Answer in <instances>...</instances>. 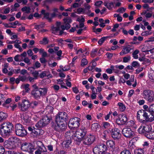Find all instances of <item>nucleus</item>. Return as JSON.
Here are the masks:
<instances>
[{
	"mask_svg": "<svg viewBox=\"0 0 154 154\" xmlns=\"http://www.w3.org/2000/svg\"><path fill=\"white\" fill-rule=\"evenodd\" d=\"M68 116L65 112H59L55 117V121L57 126H55L54 130L57 131H62L65 129L67 125L66 121Z\"/></svg>",
	"mask_w": 154,
	"mask_h": 154,
	"instance_id": "nucleus-1",
	"label": "nucleus"
},
{
	"mask_svg": "<svg viewBox=\"0 0 154 154\" xmlns=\"http://www.w3.org/2000/svg\"><path fill=\"white\" fill-rule=\"evenodd\" d=\"M87 133V129L83 126L81 127L80 128L77 129L75 133L73 132V137L76 145L79 146L80 145Z\"/></svg>",
	"mask_w": 154,
	"mask_h": 154,
	"instance_id": "nucleus-2",
	"label": "nucleus"
},
{
	"mask_svg": "<svg viewBox=\"0 0 154 154\" xmlns=\"http://www.w3.org/2000/svg\"><path fill=\"white\" fill-rule=\"evenodd\" d=\"M137 117L138 121L142 123L152 122L154 120L153 117L150 116V115L147 112L146 110H139L137 112Z\"/></svg>",
	"mask_w": 154,
	"mask_h": 154,
	"instance_id": "nucleus-3",
	"label": "nucleus"
},
{
	"mask_svg": "<svg viewBox=\"0 0 154 154\" xmlns=\"http://www.w3.org/2000/svg\"><path fill=\"white\" fill-rule=\"evenodd\" d=\"M0 134L2 136H9L14 129V125L12 123L4 122L0 125Z\"/></svg>",
	"mask_w": 154,
	"mask_h": 154,
	"instance_id": "nucleus-4",
	"label": "nucleus"
},
{
	"mask_svg": "<svg viewBox=\"0 0 154 154\" xmlns=\"http://www.w3.org/2000/svg\"><path fill=\"white\" fill-rule=\"evenodd\" d=\"M47 89L46 88H38L36 86L34 90H32L31 94L34 98L38 100L41 99V97L45 96L47 93Z\"/></svg>",
	"mask_w": 154,
	"mask_h": 154,
	"instance_id": "nucleus-5",
	"label": "nucleus"
},
{
	"mask_svg": "<svg viewBox=\"0 0 154 154\" xmlns=\"http://www.w3.org/2000/svg\"><path fill=\"white\" fill-rule=\"evenodd\" d=\"M73 131H68L65 134V140L62 143L63 146V147L69 149L72 145V140L73 137Z\"/></svg>",
	"mask_w": 154,
	"mask_h": 154,
	"instance_id": "nucleus-6",
	"label": "nucleus"
},
{
	"mask_svg": "<svg viewBox=\"0 0 154 154\" xmlns=\"http://www.w3.org/2000/svg\"><path fill=\"white\" fill-rule=\"evenodd\" d=\"M21 149L22 151L28 152L29 154H34V151L36 148L33 143L24 142L21 145Z\"/></svg>",
	"mask_w": 154,
	"mask_h": 154,
	"instance_id": "nucleus-7",
	"label": "nucleus"
},
{
	"mask_svg": "<svg viewBox=\"0 0 154 154\" xmlns=\"http://www.w3.org/2000/svg\"><path fill=\"white\" fill-rule=\"evenodd\" d=\"M15 128V133L17 135L20 137H23L27 135L28 133L26 130L21 124H17Z\"/></svg>",
	"mask_w": 154,
	"mask_h": 154,
	"instance_id": "nucleus-8",
	"label": "nucleus"
},
{
	"mask_svg": "<svg viewBox=\"0 0 154 154\" xmlns=\"http://www.w3.org/2000/svg\"><path fill=\"white\" fill-rule=\"evenodd\" d=\"M138 129V131L140 134H143L146 137L150 131L152 130V127L150 125L146 124V123H142Z\"/></svg>",
	"mask_w": 154,
	"mask_h": 154,
	"instance_id": "nucleus-9",
	"label": "nucleus"
},
{
	"mask_svg": "<svg viewBox=\"0 0 154 154\" xmlns=\"http://www.w3.org/2000/svg\"><path fill=\"white\" fill-rule=\"evenodd\" d=\"M108 150L106 145L101 143L97 145L93 149V151L94 154H104Z\"/></svg>",
	"mask_w": 154,
	"mask_h": 154,
	"instance_id": "nucleus-10",
	"label": "nucleus"
},
{
	"mask_svg": "<svg viewBox=\"0 0 154 154\" xmlns=\"http://www.w3.org/2000/svg\"><path fill=\"white\" fill-rule=\"evenodd\" d=\"M51 119V117L45 115L43 117L42 119L36 123L35 126L38 128H43L49 124Z\"/></svg>",
	"mask_w": 154,
	"mask_h": 154,
	"instance_id": "nucleus-11",
	"label": "nucleus"
},
{
	"mask_svg": "<svg viewBox=\"0 0 154 154\" xmlns=\"http://www.w3.org/2000/svg\"><path fill=\"white\" fill-rule=\"evenodd\" d=\"M81 119L77 117L72 118L69 119L68 127L71 130L79 127L80 125Z\"/></svg>",
	"mask_w": 154,
	"mask_h": 154,
	"instance_id": "nucleus-12",
	"label": "nucleus"
},
{
	"mask_svg": "<svg viewBox=\"0 0 154 154\" xmlns=\"http://www.w3.org/2000/svg\"><path fill=\"white\" fill-rule=\"evenodd\" d=\"M96 140V137L94 135L91 134L86 136L83 139V143L85 145L90 146L93 144Z\"/></svg>",
	"mask_w": 154,
	"mask_h": 154,
	"instance_id": "nucleus-13",
	"label": "nucleus"
},
{
	"mask_svg": "<svg viewBox=\"0 0 154 154\" xmlns=\"http://www.w3.org/2000/svg\"><path fill=\"white\" fill-rule=\"evenodd\" d=\"M128 121V118L126 114L123 113L118 115L117 118L116 119V123L119 125L125 124Z\"/></svg>",
	"mask_w": 154,
	"mask_h": 154,
	"instance_id": "nucleus-14",
	"label": "nucleus"
},
{
	"mask_svg": "<svg viewBox=\"0 0 154 154\" xmlns=\"http://www.w3.org/2000/svg\"><path fill=\"white\" fill-rule=\"evenodd\" d=\"M112 138L116 141L119 140L121 138V131L118 128H113L110 131Z\"/></svg>",
	"mask_w": 154,
	"mask_h": 154,
	"instance_id": "nucleus-15",
	"label": "nucleus"
},
{
	"mask_svg": "<svg viewBox=\"0 0 154 154\" xmlns=\"http://www.w3.org/2000/svg\"><path fill=\"white\" fill-rule=\"evenodd\" d=\"M31 104L29 100L27 99H25L22 100V103H18V106L21 111H25L27 110Z\"/></svg>",
	"mask_w": 154,
	"mask_h": 154,
	"instance_id": "nucleus-16",
	"label": "nucleus"
},
{
	"mask_svg": "<svg viewBox=\"0 0 154 154\" xmlns=\"http://www.w3.org/2000/svg\"><path fill=\"white\" fill-rule=\"evenodd\" d=\"M15 140L14 138H13L12 140H5L3 145L5 147L8 149H14L16 148Z\"/></svg>",
	"mask_w": 154,
	"mask_h": 154,
	"instance_id": "nucleus-17",
	"label": "nucleus"
},
{
	"mask_svg": "<svg viewBox=\"0 0 154 154\" xmlns=\"http://www.w3.org/2000/svg\"><path fill=\"white\" fill-rule=\"evenodd\" d=\"M106 146L111 149L114 154H117L119 148L115 147V142L112 140H108L106 141Z\"/></svg>",
	"mask_w": 154,
	"mask_h": 154,
	"instance_id": "nucleus-18",
	"label": "nucleus"
},
{
	"mask_svg": "<svg viewBox=\"0 0 154 154\" xmlns=\"http://www.w3.org/2000/svg\"><path fill=\"white\" fill-rule=\"evenodd\" d=\"M123 136L127 138H132L134 137V133L130 128H124L122 131Z\"/></svg>",
	"mask_w": 154,
	"mask_h": 154,
	"instance_id": "nucleus-19",
	"label": "nucleus"
},
{
	"mask_svg": "<svg viewBox=\"0 0 154 154\" xmlns=\"http://www.w3.org/2000/svg\"><path fill=\"white\" fill-rule=\"evenodd\" d=\"M151 92L152 91L149 90H145L143 91L141 95L143 98L149 102L151 101L152 99Z\"/></svg>",
	"mask_w": 154,
	"mask_h": 154,
	"instance_id": "nucleus-20",
	"label": "nucleus"
},
{
	"mask_svg": "<svg viewBox=\"0 0 154 154\" xmlns=\"http://www.w3.org/2000/svg\"><path fill=\"white\" fill-rule=\"evenodd\" d=\"M39 128L36 129L34 128L31 134L36 137L42 135L43 134V131L42 129Z\"/></svg>",
	"mask_w": 154,
	"mask_h": 154,
	"instance_id": "nucleus-21",
	"label": "nucleus"
},
{
	"mask_svg": "<svg viewBox=\"0 0 154 154\" xmlns=\"http://www.w3.org/2000/svg\"><path fill=\"white\" fill-rule=\"evenodd\" d=\"M34 145H36V147H35L37 148H40L42 149H45L46 148L43 143L40 141H35L34 143H33Z\"/></svg>",
	"mask_w": 154,
	"mask_h": 154,
	"instance_id": "nucleus-22",
	"label": "nucleus"
},
{
	"mask_svg": "<svg viewBox=\"0 0 154 154\" xmlns=\"http://www.w3.org/2000/svg\"><path fill=\"white\" fill-rule=\"evenodd\" d=\"M100 126V124L97 123H94L92 125L91 129L94 131H97L99 129Z\"/></svg>",
	"mask_w": 154,
	"mask_h": 154,
	"instance_id": "nucleus-23",
	"label": "nucleus"
},
{
	"mask_svg": "<svg viewBox=\"0 0 154 154\" xmlns=\"http://www.w3.org/2000/svg\"><path fill=\"white\" fill-rule=\"evenodd\" d=\"M35 152V154H42V153L44 152V154H47V150L46 148L45 149H41L40 148H37Z\"/></svg>",
	"mask_w": 154,
	"mask_h": 154,
	"instance_id": "nucleus-24",
	"label": "nucleus"
},
{
	"mask_svg": "<svg viewBox=\"0 0 154 154\" xmlns=\"http://www.w3.org/2000/svg\"><path fill=\"white\" fill-rule=\"evenodd\" d=\"M149 113L150 116L154 118V104L151 105L149 107Z\"/></svg>",
	"mask_w": 154,
	"mask_h": 154,
	"instance_id": "nucleus-25",
	"label": "nucleus"
},
{
	"mask_svg": "<svg viewBox=\"0 0 154 154\" xmlns=\"http://www.w3.org/2000/svg\"><path fill=\"white\" fill-rule=\"evenodd\" d=\"M8 116L7 113L2 112H0V122L6 119Z\"/></svg>",
	"mask_w": 154,
	"mask_h": 154,
	"instance_id": "nucleus-26",
	"label": "nucleus"
},
{
	"mask_svg": "<svg viewBox=\"0 0 154 154\" xmlns=\"http://www.w3.org/2000/svg\"><path fill=\"white\" fill-rule=\"evenodd\" d=\"M129 48H128L126 47L124 48L122 51L120 53V54L121 56H122L124 54L128 53L130 51V49Z\"/></svg>",
	"mask_w": 154,
	"mask_h": 154,
	"instance_id": "nucleus-27",
	"label": "nucleus"
},
{
	"mask_svg": "<svg viewBox=\"0 0 154 154\" xmlns=\"http://www.w3.org/2000/svg\"><path fill=\"white\" fill-rule=\"evenodd\" d=\"M103 127L105 129H109V131L110 130L112 129V125H111L108 122H103Z\"/></svg>",
	"mask_w": 154,
	"mask_h": 154,
	"instance_id": "nucleus-28",
	"label": "nucleus"
},
{
	"mask_svg": "<svg viewBox=\"0 0 154 154\" xmlns=\"http://www.w3.org/2000/svg\"><path fill=\"white\" fill-rule=\"evenodd\" d=\"M149 139L154 140V130H151L146 137Z\"/></svg>",
	"mask_w": 154,
	"mask_h": 154,
	"instance_id": "nucleus-29",
	"label": "nucleus"
},
{
	"mask_svg": "<svg viewBox=\"0 0 154 154\" xmlns=\"http://www.w3.org/2000/svg\"><path fill=\"white\" fill-rule=\"evenodd\" d=\"M118 105L119 106V110L121 112L124 111L126 108L125 105L122 103L119 102Z\"/></svg>",
	"mask_w": 154,
	"mask_h": 154,
	"instance_id": "nucleus-30",
	"label": "nucleus"
},
{
	"mask_svg": "<svg viewBox=\"0 0 154 154\" xmlns=\"http://www.w3.org/2000/svg\"><path fill=\"white\" fill-rule=\"evenodd\" d=\"M39 43L43 45H46L48 44L49 42V40L47 37H44L42 40L39 41Z\"/></svg>",
	"mask_w": 154,
	"mask_h": 154,
	"instance_id": "nucleus-31",
	"label": "nucleus"
},
{
	"mask_svg": "<svg viewBox=\"0 0 154 154\" xmlns=\"http://www.w3.org/2000/svg\"><path fill=\"white\" fill-rule=\"evenodd\" d=\"M109 37V36H104L102 37L98 40V44H99L100 45H102L104 42L106 40V39Z\"/></svg>",
	"mask_w": 154,
	"mask_h": 154,
	"instance_id": "nucleus-32",
	"label": "nucleus"
},
{
	"mask_svg": "<svg viewBox=\"0 0 154 154\" xmlns=\"http://www.w3.org/2000/svg\"><path fill=\"white\" fill-rule=\"evenodd\" d=\"M31 74L35 78V79H38V77H39V72L38 71L35 70L33 71L31 73Z\"/></svg>",
	"mask_w": 154,
	"mask_h": 154,
	"instance_id": "nucleus-33",
	"label": "nucleus"
},
{
	"mask_svg": "<svg viewBox=\"0 0 154 154\" xmlns=\"http://www.w3.org/2000/svg\"><path fill=\"white\" fill-rule=\"evenodd\" d=\"M88 63L87 60L85 58H83L81 60V65L82 67H84L88 64Z\"/></svg>",
	"mask_w": 154,
	"mask_h": 154,
	"instance_id": "nucleus-34",
	"label": "nucleus"
},
{
	"mask_svg": "<svg viewBox=\"0 0 154 154\" xmlns=\"http://www.w3.org/2000/svg\"><path fill=\"white\" fill-rule=\"evenodd\" d=\"M45 26V23H42L41 24L35 26L34 29L38 30L40 29L44 28Z\"/></svg>",
	"mask_w": 154,
	"mask_h": 154,
	"instance_id": "nucleus-35",
	"label": "nucleus"
},
{
	"mask_svg": "<svg viewBox=\"0 0 154 154\" xmlns=\"http://www.w3.org/2000/svg\"><path fill=\"white\" fill-rule=\"evenodd\" d=\"M139 52V51L137 49L134 51L132 53V56L133 58L135 59H137L138 58V56L137 54Z\"/></svg>",
	"mask_w": 154,
	"mask_h": 154,
	"instance_id": "nucleus-36",
	"label": "nucleus"
},
{
	"mask_svg": "<svg viewBox=\"0 0 154 154\" xmlns=\"http://www.w3.org/2000/svg\"><path fill=\"white\" fill-rule=\"evenodd\" d=\"M135 154H144L143 149L140 148L136 149L134 151Z\"/></svg>",
	"mask_w": 154,
	"mask_h": 154,
	"instance_id": "nucleus-37",
	"label": "nucleus"
},
{
	"mask_svg": "<svg viewBox=\"0 0 154 154\" xmlns=\"http://www.w3.org/2000/svg\"><path fill=\"white\" fill-rule=\"evenodd\" d=\"M154 73V71H151L149 72L148 73V77L149 78L152 80H154V74H153Z\"/></svg>",
	"mask_w": 154,
	"mask_h": 154,
	"instance_id": "nucleus-38",
	"label": "nucleus"
},
{
	"mask_svg": "<svg viewBox=\"0 0 154 154\" xmlns=\"http://www.w3.org/2000/svg\"><path fill=\"white\" fill-rule=\"evenodd\" d=\"M30 118L27 117H24V121L23 122L24 124L26 125L29 124L30 123Z\"/></svg>",
	"mask_w": 154,
	"mask_h": 154,
	"instance_id": "nucleus-39",
	"label": "nucleus"
},
{
	"mask_svg": "<svg viewBox=\"0 0 154 154\" xmlns=\"http://www.w3.org/2000/svg\"><path fill=\"white\" fill-rule=\"evenodd\" d=\"M120 154H131V151L130 150L125 149L122 151Z\"/></svg>",
	"mask_w": 154,
	"mask_h": 154,
	"instance_id": "nucleus-40",
	"label": "nucleus"
},
{
	"mask_svg": "<svg viewBox=\"0 0 154 154\" xmlns=\"http://www.w3.org/2000/svg\"><path fill=\"white\" fill-rule=\"evenodd\" d=\"M133 67L134 68H136L140 66V64L138 63L137 61H134L131 64Z\"/></svg>",
	"mask_w": 154,
	"mask_h": 154,
	"instance_id": "nucleus-41",
	"label": "nucleus"
},
{
	"mask_svg": "<svg viewBox=\"0 0 154 154\" xmlns=\"http://www.w3.org/2000/svg\"><path fill=\"white\" fill-rule=\"evenodd\" d=\"M30 8L29 7H24L22 8L21 11H26V13H30Z\"/></svg>",
	"mask_w": 154,
	"mask_h": 154,
	"instance_id": "nucleus-42",
	"label": "nucleus"
},
{
	"mask_svg": "<svg viewBox=\"0 0 154 154\" xmlns=\"http://www.w3.org/2000/svg\"><path fill=\"white\" fill-rule=\"evenodd\" d=\"M49 13L48 12H46L44 15V17L46 19L48 20V21L50 22H51V18H50L49 17Z\"/></svg>",
	"mask_w": 154,
	"mask_h": 154,
	"instance_id": "nucleus-43",
	"label": "nucleus"
},
{
	"mask_svg": "<svg viewBox=\"0 0 154 154\" xmlns=\"http://www.w3.org/2000/svg\"><path fill=\"white\" fill-rule=\"evenodd\" d=\"M114 3L111 2L108 3V4L107 8L109 10H112V8L114 6Z\"/></svg>",
	"mask_w": 154,
	"mask_h": 154,
	"instance_id": "nucleus-44",
	"label": "nucleus"
},
{
	"mask_svg": "<svg viewBox=\"0 0 154 154\" xmlns=\"http://www.w3.org/2000/svg\"><path fill=\"white\" fill-rule=\"evenodd\" d=\"M65 23H70L72 22V20L71 18L70 17L68 18H65L63 19Z\"/></svg>",
	"mask_w": 154,
	"mask_h": 154,
	"instance_id": "nucleus-45",
	"label": "nucleus"
},
{
	"mask_svg": "<svg viewBox=\"0 0 154 154\" xmlns=\"http://www.w3.org/2000/svg\"><path fill=\"white\" fill-rule=\"evenodd\" d=\"M97 49H93L91 53V56L92 57H94L96 55L95 53L97 52Z\"/></svg>",
	"mask_w": 154,
	"mask_h": 154,
	"instance_id": "nucleus-46",
	"label": "nucleus"
},
{
	"mask_svg": "<svg viewBox=\"0 0 154 154\" xmlns=\"http://www.w3.org/2000/svg\"><path fill=\"white\" fill-rule=\"evenodd\" d=\"M131 58V57L130 56H129L127 57H124L123 58V62L124 63H127L130 60Z\"/></svg>",
	"mask_w": 154,
	"mask_h": 154,
	"instance_id": "nucleus-47",
	"label": "nucleus"
},
{
	"mask_svg": "<svg viewBox=\"0 0 154 154\" xmlns=\"http://www.w3.org/2000/svg\"><path fill=\"white\" fill-rule=\"evenodd\" d=\"M11 98H8L3 103L2 105L3 106H5L6 104H9L11 102Z\"/></svg>",
	"mask_w": 154,
	"mask_h": 154,
	"instance_id": "nucleus-48",
	"label": "nucleus"
},
{
	"mask_svg": "<svg viewBox=\"0 0 154 154\" xmlns=\"http://www.w3.org/2000/svg\"><path fill=\"white\" fill-rule=\"evenodd\" d=\"M62 1V0H45V2L49 3H52L54 2H61Z\"/></svg>",
	"mask_w": 154,
	"mask_h": 154,
	"instance_id": "nucleus-49",
	"label": "nucleus"
},
{
	"mask_svg": "<svg viewBox=\"0 0 154 154\" xmlns=\"http://www.w3.org/2000/svg\"><path fill=\"white\" fill-rule=\"evenodd\" d=\"M62 1V0H45V2L49 3H52L54 2H61Z\"/></svg>",
	"mask_w": 154,
	"mask_h": 154,
	"instance_id": "nucleus-50",
	"label": "nucleus"
},
{
	"mask_svg": "<svg viewBox=\"0 0 154 154\" xmlns=\"http://www.w3.org/2000/svg\"><path fill=\"white\" fill-rule=\"evenodd\" d=\"M103 3V2L102 1H96L94 4V5L97 7H100Z\"/></svg>",
	"mask_w": 154,
	"mask_h": 154,
	"instance_id": "nucleus-51",
	"label": "nucleus"
},
{
	"mask_svg": "<svg viewBox=\"0 0 154 154\" xmlns=\"http://www.w3.org/2000/svg\"><path fill=\"white\" fill-rule=\"evenodd\" d=\"M33 66L35 68H38L41 66V64L38 61H36Z\"/></svg>",
	"mask_w": 154,
	"mask_h": 154,
	"instance_id": "nucleus-52",
	"label": "nucleus"
},
{
	"mask_svg": "<svg viewBox=\"0 0 154 154\" xmlns=\"http://www.w3.org/2000/svg\"><path fill=\"white\" fill-rule=\"evenodd\" d=\"M83 16H82L81 17H82L81 19H80L79 18H78L77 19L76 21H78L79 22V23H83L85 21V19L84 17H83Z\"/></svg>",
	"mask_w": 154,
	"mask_h": 154,
	"instance_id": "nucleus-53",
	"label": "nucleus"
},
{
	"mask_svg": "<svg viewBox=\"0 0 154 154\" xmlns=\"http://www.w3.org/2000/svg\"><path fill=\"white\" fill-rule=\"evenodd\" d=\"M39 60L41 63L42 64L45 63L47 62V60L44 57L40 58Z\"/></svg>",
	"mask_w": 154,
	"mask_h": 154,
	"instance_id": "nucleus-54",
	"label": "nucleus"
},
{
	"mask_svg": "<svg viewBox=\"0 0 154 154\" xmlns=\"http://www.w3.org/2000/svg\"><path fill=\"white\" fill-rule=\"evenodd\" d=\"M106 55L107 56V58L109 59H111L113 56V54L109 52L107 53L106 54Z\"/></svg>",
	"mask_w": 154,
	"mask_h": 154,
	"instance_id": "nucleus-55",
	"label": "nucleus"
},
{
	"mask_svg": "<svg viewBox=\"0 0 154 154\" xmlns=\"http://www.w3.org/2000/svg\"><path fill=\"white\" fill-rule=\"evenodd\" d=\"M46 76V74L45 72V71L42 72L39 75V77L42 79L44 78Z\"/></svg>",
	"mask_w": 154,
	"mask_h": 154,
	"instance_id": "nucleus-56",
	"label": "nucleus"
},
{
	"mask_svg": "<svg viewBox=\"0 0 154 154\" xmlns=\"http://www.w3.org/2000/svg\"><path fill=\"white\" fill-rule=\"evenodd\" d=\"M134 69V68L131 65V66L128 65L125 68V70L127 72V70H133Z\"/></svg>",
	"mask_w": 154,
	"mask_h": 154,
	"instance_id": "nucleus-57",
	"label": "nucleus"
},
{
	"mask_svg": "<svg viewBox=\"0 0 154 154\" xmlns=\"http://www.w3.org/2000/svg\"><path fill=\"white\" fill-rule=\"evenodd\" d=\"M19 78L20 79V81L23 82L25 81L27 79V78L25 76H19Z\"/></svg>",
	"mask_w": 154,
	"mask_h": 154,
	"instance_id": "nucleus-58",
	"label": "nucleus"
},
{
	"mask_svg": "<svg viewBox=\"0 0 154 154\" xmlns=\"http://www.w3.org/2000/svg\"><path fill=\"white\" fill-rule=\"evenodd\" d=\"M83 10V8H79L77 10V13L79 14H82V12Z\"/></svg>",
	"mask_w": 154,
	"mask_h": 154,
	"instance_id": "nucleus-59",
	"label": "nucleus"
},
{
	"mask_svg": "<svg viewBox=\"0 0 154 154\" xmlns=\"http://www.w3.org/2000/svg\"><path fill=\"white\" fill-rule=\"evenodd\" d=\"M56 53L57 55L59 57V58L60 59V57L61 56L62 54V51L61 50H60L59 51H58L57 52H55Z\"/></svg>",
	"mask_w": 154,
	"mask_h": 154,
	"instance_id": "nucleus-60",
	"label": "nucleus"
},
{
	"mask_svg": "<svg viewBox=\"0 0 154 154\" xmlns=\"http://www.w3.org/2000/svg\"><path fill=\"white\" fill-rule=\"evenodd\" d=\"M5 149L2 146H0V154H4Z\"/></svg>",
	"mask_w": 154,
	"mask_h": 154,
	"instance_id": "nucleus-61",
	"label": "nucleus"
},
{
	"mask_svg": "<svg viewBox=\"0 0 154 154\" xmlns=\"http://www.w3.org/2000/svg\"><path fill=\"white\" fill-rule=\"evenodd\" d=\"M72 90L73 91L75 94H78L79 92V90L76 87H73Z\"/></svg>",
	"mask_w": 154,
	"mask_h": 154,
	"instance_id": "nucleus-62",
	"label": "nucleus"
},
{
	"mask_svg": "<svg viewBox=\"0 0 154 154\" xmlns=\"http://www.w3.org/2000/svg\"><path fill=\"white\" fill-rule=\"evenodd\" d=\"M10 106L12 108V110L14 111L16 108L17 107V105L16 104H12V103L10 104Z\"/></svg>",
	"mask_w": 154,
	"mask_h": 154,
	"instance_id": "nucleus-63",
	"label": "nucleus"
},
{
	"mask_svg": "<svg viewBox=\"0 0 154 154\" xmlns=\"http://www.w3.org/2000/svg\"><path fill=\"white\" fill-rule=\"evenodd\" d=\"M134 92V91L133 90L131 89L129 91V93L128 95V97H131L133 95Z\"/></svg>",
	"mask_w": 154,
	"mask_h": 154,
	"instance_id": "nucleus-64",
	"label": "nucleus"
}]
</instances>
